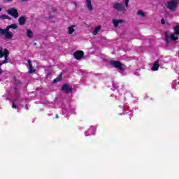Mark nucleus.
Segmentation results:
<instances>
[{
    "instance_id": "obj_1",
    "label": "nucleus",
    "mask_w": 179,
    "mask_h": 179,
    "mask_svg": "<svg viewBox=\"0 0 179 179\" xmlns=\"http://www.w3.org/2000/svg\"><path fill=\"white\" fill-rule=\"evenodd\" d=\"M23 83L20 81V80L16 79V77H14V92L15 95L13 99L14 101H17L19 98L20 97V89H22V86Z\"/></svg>"
},
{
    "instance_id": "obj_2",
    "label": "nucleus",
    "mask_w": 179,
    "mask_h": 179,
    "mask_svg": "<svg viewBox=\"0 0 179 179\" xmlns=\"http://www.w3.org/2000/svg\"><path fill=\"white\" fill-rule=\"evenodd\" d=\"M173 30L175 32L170 36H169V34L167 32L164 33L165 41H166V44H169V43H170V38H171V40H173V41H176V40H178L179 25H176L173 28Z\"/></svg>"
},
{
    "instance_id": "obj_3",
    "label": "nucleus",
    "mask_w": 179,
    "mask_h": 179,
    "mask_svg": "<svg viewBox=\"0 0 179 179\" xmlns=\"http://www.w3.org/2000/svg\"><path fill=\"white\" fill-rule=\"evenodd\" d=\"M10 30V25L6 27V29H2L0 27V37L2 36H5L6 38L8 40H10L13 37V33L9 31Z\"/></svg>"
},
{
    "instance_id": "obj_4",
    "label": "nucleus",
    "mask_w": 179,
    "mask_h": 179,
    "mask_svg": "<svg viewBox=\"0 0 179 179\" xmlns=\"http://www.w3.org/2000/svg\"><path fill=\"white\" fill-rule=\"evenodd\" d=\"M179 6V0H171L167 1L166 8L171 12H176Z\"/></svg>"
},
{
    "instance_id": "obj_5",
    "label": "nucleus",
    "mask_w": 179,
    "mask_h": 179,
    "mask_svg": "<svg viewBox=\"0 0 179 179\" xmlns=\"http://www.w3.org/2000/svg\"><path fill=\"white\" fill-rule=\"evenodd\" d=\"M110 65L114 68H116V69H118L119 72H124V68L122 67V64L121 62L115 60H111L110 62Z\"/></svg>"
},
{
    "instance_id": "obj_6",
    "label": "nucleus",
    "mask_w": 179,
    "mask_h": 179,
    "mask_svg": "<svg viewBox=\"0 0 179 179\" xmlns=\"http://www.w3.org/2000/svg\"><path fill=\"white\" fill-rule=\"evenodd\" d=\"M113 9L115 10H117V12H125V5L124 3H115L113 6Z\"/></svg>"
},
{
    "instance_id": "obj_7",
    "label": "nucleus",
    "mask_w": 179,
    "mask_h": 179,
    "mask_svg": "<svg viewBox=\"0 0 179 179\" xmlns=\"http://www.w3.org/2000/svg\"><path fill=\"white\" fill-rule=\"evenodd\" d=\"M6 13L8 15H10V16H13L15 19L19 17V12H17V10L15 8H10V9L6 10Z\"/></svg>"
},
{
    "instance_id": "obj_8",
    "label": "nucleus",
    "mask_w": 179,
    "mask_h": 179,
    "mask_svg": "<svg viewBox=\"0 0 179 179\" xmlns=\"http://www.w3.org/2000/svg\"><path fill=\"white\" fill-rule=\"evenodd\" d=\"M62 92H64L65 93H72L73 91V88L72 86L68 83L64 84L61 88Z\"/></svg>"
},
{
    "instance_id": "obj_9",
    "label": "nucleus",
    "mask_w": 179,
    "mask_h": 179,
    "mask_svg": "<svg viewBox=\"0 0 179 179\" xmlns=\"http://www.w3.org/2000/svg\"><path fill=\"white\" fill-rule=\"evenodd\" d=\"M2 58H5V59L3 61V64H8L9 62V51L8 49H4L3 51H2L1 55Z\"/></svg>"
},
{
    "instance_id": "obj_10",
    "label": "nucleus",
    "mask_w": 179,
    "mask_h": 179,
    "mask_svg": "<svg viewBox=\"0 0 179 179\" xmlns=\"http://www.w3.org/2000/svg\"><path fill=\"white\" fill-rule=\"evenodd\" d=\"M84 52L82 50H77L74 52V58L78 61H80L83 58Z\"/></svg>"
},
{
    "instance_id": "obj_11",
    "label": "nucleus",
    "mask_w": 179,
    "mask_h": 179,
    "mask_svg": "<svg viewBox=\"0 0 179 179\" xmlns=\"http://www.w3.org/2000/svg\"><path fill=\"white\" fill-rule=\"evenodd\" d=\"M159 66H160V64H159V59H157L152 64V66L151 69H152V71H159Z\"/></svg>"
},
{
    "instance_id": "obj_12",
    "label": "nucleus",
    "mask_w": 179,
    "mask_h": 179,
    "mask_svg": "<svg viewBox=\"0 0 179 179\" xmlns=\"http://www.w3.org/2000/svg\"><path fill=\"white\" fill-rule=\"evenodd\" d=\"M19 24L20 26H23L24 24H26V17L21 16L18 19Z\"/></svg>"
},
{
    "instance_id": "obj_13",
    "label": "nucleus",
    "mask_w": 179,
    "mask_h": 179,
    "mask_svg": "<svg viewBox=\"0 0 179 179\" xmlns=\"http://www.w3.org/2000/svg\"><path fill=\"white\" fill-rule=\"evenodd\" d=\"M113 23L114 24V27H118V24L121 23H124V20H113Z\"/></svg>"
},
{
    "instance_id": "obj_14",
    "label": "nucleus",
    "mask_w": 179,
    "mask_h": 179,
    "mask_svg": "<svg viewBox=\"0 0 179 179\" xmlns=\"http://www.w3.org/2000/svg\"><path fill=\"white\" fill-rule=\"evenodd\" d=\"M87 8L88 10H93V6L92 5V0H86Z\"/></svg>"
},
{
    "instance_id": "obj_15",
    "label": "nucleus",
    "mask_w": 179,
    "mask_h": 179,
    "mask_svg": "<svg viewBox=\"0 0 179 179\" xmlns=\"http://www.w3.org/2000/svg\"><path fill=\"white\" fill-rule=\"evenodd\" d=\"M28 65L29 66V73H33L35 72L34 68H33V65L31 64V61L28 60Z\"/></svg>"
},
{
    "instance_id": "obj_16",
    "label": "nucleus",
    "mask_w": 179,
    "mask_h": 179,
    "mask_svg": "<svg viewBox=\"0 0 179 179\" xmlns=\"http://www.w3.org/2000/svg\"><path fill=\"white\" fill-rule=\"evenodd\" d=\"M62 79V74H59L58 77H57L55 80H53L52 83H58V82H61Z\"/></svg>"
},
{
    "instance_id": "obj_17",
    "label": "nucleus",
    "mask_w": 179,
    "mask_h": 179,
    "mask_svg": "<svg viewBox=\"0 0 179 179\" xmlns=\"http://www.w3.org/2000/svg\"><path fill=\"white\" fill-rule=\"evenodd\" d=\"M27 36L29 38H33V31H31V29H27Z\"/></svg>"
},
{
    "instance_id": "obj_18",
    "label": "nucleus",
    "mask_w": 179,
    "mask_h": 179,
    "mask_svg": "<svg viewBox=\"0 0 179 179\" xmlns=\"http://www.w3.org/2000/svg\"><path fill=\"white\" fill-rule=\"evenodd\" d=\"M100 29H101V27L99 26L96 27L93 31L94 36H97L99 31H100Z\"/></svg>"
},
{
    "instance_id": "obj_19",
    "label": "nucleus",
    "mask_w": 179,
    "mask_h": 179,
    "mask_svg": "<svg viewBox=\"0 0 179 179\" xmlns=\"http://www.w3.org/2000/svg\"><path fill=\"white\" fill-rule=\"evenodd\" d=\"M73 27H75V25L69 27V34H72L73 31H75V29H73Z\"/></svg>"
},
{
    "instance_id": "obj_20",
    "label": "nucleus",
    "mask_w": 179,
    "mask_h": 179,
    "mask_svg": "<svg viewBox=\"0 0 179 179\" xmlns=\"http://www.w3.org/2000/svg\"><path fill=\"white\" fill-rule=\"evenodd\" d=\"M137 15H138V16H142L143 17H145V13H143V10H139L137 12Z\"/></svg>"
},
{
    "instance_id": "obj_21",
    "label": "nucleus",
    "mask_w": 179,
    "mask_h": 179,
    "mask_svg": "<svg viewBox=\"0 0 179 179\" xmlns=\"http://www.w3.org/2000/svg\"><path fill=\"white\" fill-rule=\"evenodd\" d=\"M10 29H13L14 30H16L17 29V24H12L10 25Z\"/></svg>"
},
{
    "instance_id": "obj_22",
    "label": "nucleus",
    "mask_w": 179,
    "mask_h": 179,
    "mask_svg": "<svg viewBox=\"0 0 179 179\" xmlns=\"http://www.w3.org/2000/svg\"><path fill=\"white\" fill-rule=\"evenodd\" d=\"M68 113V109L65 107V106H62V114H66Z\"/></svg>"
},
{
    "instance_id": "obj_23",
    "label": "nucleus",
    "mask_w": 179,
    "mask_h": 179,
    "mask_svg": "<svg viewBox=\"0 0 179 179\" xmlns=\"http://www.w3.org/2000/svg\"><path fill=\"white\" fill-rule=\"evenodd\" d=\"M7 17H8V15L5 14L0 15V19L2 20H5V19H7Z\"/></svg>"
},
{
    "instance_id": "obj_24",
    "label": "nucleus",
    "mask_w": 179,
    "mask_h": 179,
    "mask_svg": "<svg viewBox=\"0 0 179 179\" xmlns=\"http://www.w3.org/2000/svg\"><path fill=\"white\" fill-rule=\"evenodd\" d=\"M12 108H19V106L15 104V102H13Z\"/></svg>"
},
{
    "instance_id": "obj_25",
    "label": "nucleus",
    "mask_w": 179,
    "mask_h": 179,
    "mask_svg": "<svg viewBox=\"0 0 179 179\" xmlns=\"http://www.w3.org/2000/svg\"><path fill=\"white\" fill-rule=\"evenodd\" d=\"M128 3H129V0H125L124 5H125L126 8H128Z\"/></svg>"
},
{
    "instance_id": "obj_26",
    "label": "nucleus",
    "mask_w": 179,
    "mask_h": 179,
    "mask_svg": "<svg viewBox=\"0 0 179 179\" xmlns=\"http://www.w3.org/2000/svg\"><path fill=\"white\" fill-rule=\"evenodd\" d=\"M161 23H162V24H166V21L164 20V18H162L161 20Z\"/></svg>"
},
{
    "instance_id": "obj_27",
    "label": "nucleus",
    "mask_w": 179,
    "mask_h": 179,
    "mask_svg": "<svg viewBox=\"0 0 179 179\" xmlns=\"http://www.w3.org/2000/svg\"><path fill=\"white\" fill-rule=\"evenodd\" d=\"M90 129H92V131H96V128L94 127V126H91Z\"/></svg>"
},
{
    "instance_id": "obj_28",
    "label": "nucleus",
    "mask_w": 179,
    "mask_h": 179,
    "mask_svg": "<svg viewBox=\"0 0 179 179\" xmlns=\"http://www.w3.org/2000/svg\"><path fill=\"white\" fill-rule=\"evenodd\" d=\"M7 19H8V20H12V17H9L8 15H7Z\"/></svg>"
},
{
    "instance_id": "obj_29",
    "label": "nucleus",
    "mask_w": 179,
    "mask_h": 179,
    "mask_svg": "<svg viewBox=\"0 0 179 179\" xmlns=\"http://www.w3.org/2000/svg\"><path fill=\"white\" fill-rule=\"evenodd\" d=\"M113 90H115V89L117 88V87H115V84H113Z\"/></svg>"
},
{
    "instance_id": "obj_30",
    "label": "nucleus",
    "mask_w": 179,
    "mask_h": 179,
    "mask_svg": "<svg viewBox=\"0 0 179 179\" xmlns=\"http://www.w3.org/2000/svg\"><path fill=\"white\" fill-rule=\"evenodd\" d=\"M25 110H29V106L27 105L25 106Z\"/></svg>"
},
{
    "instance_id": "obj_31",
    "label": "nucleus",
    "mask_w": 179,
    "mask_h": 179,
    "mask_svg": "<svg viewBox=\"0 0 179 179\" xmlns=\"http://www.w3.org/2000/svg\"><path fill=\"white\" fill-rule=\"evenodd\" d=\"M1 52H2V50H0V58H2V55H1Z\"/></svg>"
},
{
    "instance_id": "obj_32",
    "label": "nucleus",
    "mask_w": 179,
    "mask_h": 179,
    "mask_svg": "<svg viewBox=\"0 0 179 179\" xmlns=\"http://www.w3.org/2000/svg\"><path fill=\"white\" fill-rule=\"evenodd\" d=\"M3 71H2V69L0 68V75H1V73H3Z\"/></svg>"
},
{
    "instance_id": "obj_33",
    "label": "nucleus",
    "mask_w": 179,
    "mask_h": 179,
    "mask_svg": "<svg viewBox=\"0 0 179 179\" xmlns=\"http://www.w3.org/2000/svg\"><path fill=\"white\" fill-rule=\"evenodd\" d=\"M3 97H8V94H5L4 95H3Z\"/></svg>"
},
{
    "instance_id": "obj_34",
    "label": "nucleus",
    "mask_w": 179,
    "mask_h": 179,
    "mask_svg": "<svg viewBox=\"0 0 179 179\" xmlns=\"http://www.w3.org/2000/svg\"><path fill=\"white\" fill-rule=\"evenodd\" d=\"M22 2H27L29 0H20Z\"/></svg>"
},
{
    "instance_id": "obj_35",
    "label": "nucleus",
    "mask_w": 179,
    "mask_h": 179,
    "mask_svg": "<svg viewBox=\"0 0 179 179\" xmlns=\"http://www.w3.org/2000/svg\"><path fill=\"white\" fill-rule=\"evenodd\" d=\"M3 64H5V63H3V62H1L0 63V66H1V65H3Z\"/></svg>"
},
{
    "instance_id": "obj_36",
    "label": "nucleus",
    "mask_w": 179,
    "mask_h": 179,
    "mask_svg": "<svg viewBox=\"0 0 179 179\" xmlns=\"http://www.w3.org/2000/svg\"><path fill=\"white\" fill-rule=\"evenodd\" d=\"M85 136H89V134L87 133H85Z\"/></svg>"
},
{
    "instance_id": "obj_37",
    "label": "nucleus",
    "mask_w": 179,
    "mask_h": 179,
    "mask_svg": "<svg viewBox=\"0 0 179 179\" xmlns=\"http://www.w3.org/2000/svg\"><path fill=\"white\" fill-rule=\"evenodd\" d=\"M34 45H37V43H34Z\"/></svg>"
},
{
    "instance_id": "obj_38",
    "label": "nucleus",
    "mask_w": 179,
    "mask_h": 179,
    "mask_svg": "<svg viewBox=\"0 0 179 179\" xmlns=\"http://www.w3.org/2000/svg\"><path fill=\"white\" fill-rule=\"evenodd\" d=\"M6 1H7V2H10V1H12V0H6Z\"/></svg>"
},
{
    "instance_id": "obj_39",
    "label": "nucleus",
    "mask_w": 179,
    "mask_h": 179,
    "mask_svg": "<svg viewBox=\"0 0 179 179\" xmlns=\"http://www.w3.org/2000/svg\"><path fill=\"white\" fill-rule=\"evenodd\" d=\"M59 117L58 116V115H56V118H59Z\"/></svg>"
},
{
    "instance_id": "obj_40",
    "label": "nucleus",
    "mask_w": 179,
    "mask_h": 179,
    "mask_svg": "<svg viewBox=\"0 0 179 179\" xmlns=\"http://www.w3.org/2000/svg\"><path fill=\"white\" fill-rule=\"evenodd\" d=\"M2 11V8L0 7V12H1Z\"/></svg>"
}]
</instances>
